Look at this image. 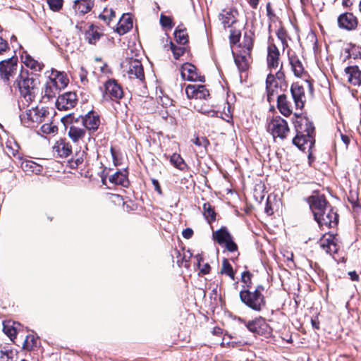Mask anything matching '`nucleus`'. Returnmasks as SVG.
Returning <instances> with one entry per match:
<instances>
[{"mask_svg": "<svg viewBox=\"0 0 361 361\" xmlns=\"http://www.w3.org/2000/svg\"><path fill=\"white\" fill-rule=\"evenodd\" d=\"M39 84L38 79L27 71H23L21 66L20 73L14 80L13 86L18 88L20 94L27 102H32L38 94Z\"/></svg>", "mask_w": 361, "mask_h": 361, "instance_id": "f257e3e1", "label": "nucleus"}, {"mask_svg": "<svg viewBox=\"0 0 361 361\" xmlns=\"http://www.w3.org/2000/svg\"><path fill=\"white\" fill-rule=\"evenodd\" d=\"M61 120L66 126L73 122L81 123L87 130L92 132L96 131L100 125L99 116L93 111H89L85 116L78 117H75L73 114H69L63 116Z\"/></svg>", "mask_w": 361, "mask_h": 361, "instance_id": "f03ea898", "label": "nucleus"}, {"mask_svg": "<svg viewBox=\"0 0 361 361\" xmlns=\"http://www.w3.org/2000/svg\"><path fill=\"white\" fill-rule=\"evenodd\" d=\"M264 288L262 285L257 286L254 291L243 290L240 292L242 302L255 311H260L265 305L264 297L262 295Z\"/></svg>", "mask_w": 361, "mask_h": 361, "instance_id": "7ed1b4c3", "label": "nucleus"}, {"mask_svg": "<svg viewBox=\"0 0 361 361\" xmlns=\"http://www.w3.org/2000/svg\"><path fill=\"white\" fill-rule=\"evenodd\" d=\"M20 69L17 58L11 57L3 60L0 61V78L8 85H11V82L16 80L20 74Z\"/></svg>", "mask_w": 361, "mask_h": 361, "instance_id": "20e7f679", "label": "nucleus"}, {"mask_svg": "<svg viewBox=\"0 0 361 361\" xmlns=\"http://www.w3.org/2000/svg\"><path fill=\"white\" fill-rule=\"evenodd\" d=\"M123 72L127 74L130 78H136L140 81L145 79L143 67L139 60L127 59L121 63Z\"/></svg>", "mask_w": 361, "mask_h": 361, "instance_id": "39448f33", "label": "nucleus"}, {"mask_svg": "<svg viewBox=\"0 0 361 361\" xmlns=\"http://www.w3.org/2000/svg\"><path fill=\"white\" fill-rule=\"evenodd\" d=\"M268 131L275 137L283 139L289 131L286 121L280 116L272 118L267 126Z\"/></svg>", "mask_w": 361, "mask_h": 361, "instance_id": "423d86ee", "label": "nucleus"}, {"mask_svg": "<svg viewBox=\"0 0 361 361\" xmlns=\"http://www.w3.org/2000/svg\"><path fill=\"white\" fill-rule=\"evenodd\" d=\"M280 69L276 71L275 76L272 74V72L269 73L266 80V88L267 92V98L270 102L273 99L275 94H278L277 88L279 83L281 84L284 82L285 75Z\"/></svg>", "mask_w": 361, "mask_h": 361, "instance_id": "0eeeda50", "label": "nucleus"}, {"mask_svg": "<svg viewBox=\"0 0 361 361\" xmlns=\"http://www.w3.org/2000/svg\"><path fill=\"white\" fill-rule=\"evenodd\" d=\"M123 96V89L116 80L110 79L105 82L103 94L104 99L117 101L121 99Z\"/></svg>", "mask_w": 361, "mask_h": 361, "instance_id": "6e6552de", "label": "nucleus"}, {"mask_svg": "<svg viewBox=\"0 0 361 361\" xmlns=\"http://www.w3.org/2000/svg\"><path fill=\"white\" fill-rule=\"evenodd\" d=\"M77 103V95L75 92H68L59 95L56 102V108L61 110H68L73 108Z\"/></svg>", "mask_w": 361, "mask_h": 361, "instance_id": "1a4fd4ad", "label": "nucleus"}, {"mask_svg": "<svg viewBox=\"0 0 361 361\" xmlns=\"http://www.w3.org/2000/svg\"><path fill=\"white\" fill-rule=\"evenodd\" d=\"M319 246L329 255L336 253L339 249L337 238L332 234H326L319 241Z\"/></svg>", "mask_w": 361, "mask_h": 361, "instance_id": "9d476101", "label": "nucleus"}, {"mask_svg": "<svg viewBox=\"0 0 361 361\" xmlns=\"http://www.w3.org/2000/svg\"><path fill=\"white\" fill-rule=\"evenodd\" d=\"M338 214L334 212L331 209L322 212L319 216H315L314 219L320 226H326L327 227H334L337 225L338 221Z\"/></svg>", "mask_w": 361, "mask_h": 361, "instance_id": "9b49d317", "label": "nucleus"}, {"mask_svg": "<svg viewBox=\"0 0 361 361\" xmlns=\"http://www.w3.org/2000/svg\"><path fill=\"white\" fill-rule=\"evenodd\" d=\"M309 204L314 216H319L322 212L327 210V202L324 195H312L309 197Z\"/></svg>", "mask_w": 361, "mask_h": 361, "instance_id": "f8f14e48", "label": "nucleus"}, {"mask_svg": "<svg viewBox=\"0 0 361 361\" xmlns=\"http://www.w3.org/2000/svg\"><path fill=\"white\" fill-rule=\"evenodd\" d=\"M180 74L183 80L204 82V77L198 75L196 71V67L189 63L183 65Z\"/></svg>", "mask_w": 361, "mask_h": 361, "instance_id": "ddd939ff", "label": "nucleus"}, {"mask_svg": "<svg viewBox=\"0 0 361 361\" xmlns=\"http://www.w3.org/2000/svg\"><path fill=\"white\" fill-rule=\"evenodd\" d=\"M279 56V51L276 46L269 42L268 46L267 64L271 72H273L274 70L276 71L278 68L280 63Z\"/></svg>", "mask_w": 361, "mask_h": 361, "instance_id": "4468645a", "label": "nucleus"}, {"mask_svg": "<svg viewBox=\"0 0 361 361\" xmlns=\"http://www.w3.org/2000/svg\"><path fill=\"white\" fill-rule=\"evenodd\" d=\"M293 143L301 150L311 149L314 143L313 135L296 133Z\"/></svg>", "mask_w": 361, "mask_h": 361, "instance_id": "2eb2a0df", "label": "nucleus"}, {"mask_svg": "<svg viewBox=\"0 0 361 361\" xmlns=\"http://www.w3.org/2000/svg\"><path fill=\"white\" fill-rule=\"evenodd\" d=\"M247 53L246 54H234L235 63L240 71H245L248 68L249 52L252 48V42L250 39H247L245 44Z\"/></svg>", "mask_w": 361, "mask_h": 361, "instance_id": "dca6fc26", "label": "nucleus"}, {"mask_svg": "<svg viewBox=\"0 0 361 361\" xmlns=\"http://www.w3.org/2000/svg\"><path fill=\"white\" fill-rule=\"evenodd\" d=\"M290 92L295 108L302 109L304 106L305 97L303 87L298 83H294L291 85Z\"/></svg>", "mask_w": 361, "mask_h": 361, "instance_id": "f3484780", "label": "nucleus"}, {"mask_svg": "<svg viewBox=\"0 0 361 361\" xmlns=\"http://www.w3.org/2000/svg\"><path fill=\"white\" fill-rule=\"evenodd\" d=\"M94 0H75L73 9L76 16H82L89 13L93 8Z\"/></svg>", "mask_w": 361, "mask_h": 361, "instance_id": "a211bd4d", "label": "nucleus"}, {"mask_svg": "<svg viewBox=\"0 0 361 361\" xmlns=\"http://www.w3.org/2000/svg\"><path fill=\"white\" fill-rule=\"evenodd\" d=\"M21 329L22 326L18 322L11 320L3 322V331L14 343L16 342L15 339L17 338L16 336L19 334Z\"/></svg>", "mask_w": 361, "mask_h": 361, "instance_id": "6ab92c4d", "label": "nucleus"}, {"mask_svg": "<svg viewBox=\"0 0 361 361\" xmlns=\"http://www.w3.org/2000/svg\"><path fill=\"white\" fill-rule=\"evenodd\" d=\"M338 23L340 27L351 30L357 27V21L356 17L353 13H345L338 17Z\"/></svg>", "mask_w": 361, "mask_h": 361, "instance_id": "aec40b11", "label": "nucleus"}, {"mask_svg": "<svg viewBox=\"0 0 361 361\" xmlns=\"http://www.w3.org/2000/svg\"><path fill=\"white\" fill-rule=\"evenodd\" d=\"M237 11L231 8L224 9L219 15V20L224 28L231 27L237 20Z\"/></svg>", "mask_w": 361, "mask_h": 361, "instance_id": "412c9836", "label": "nucleus"}, {"mask_svg": "<svg viewBox=\"0 0 361 361\" xmlns=\"http://www.w3.org/2000/svg\"><path fill=\"white\" fill-rule=\"evenodd\" d=\"M296 133L313 135L314 127L307 117H300L295 123Z\"/></svg>", "mask_w": 361, "mask_h": 361, "instance_id": "4be33fe9", "label": "nucleus"}, {"mask_svg": "<svg viewBox=\"0 0 361 361\" xmlns=\"http://www.w3.org/2000/svg\"><path fill=\"white\" fill-rule=\"evenodd\" d=\"M345 75L348 81L353 85H361V70L357 66H352L345 68Z\"/></svg>", "mask_w": 361, "mask_h": 361, "instance_id": "5701e85b", "label": "nucleus"}, {"mask_svg": "<svg viewBox=\"0 0 361 361\" xmlns=\"http://www.w3.org/2000/svg\"><path fill=\"white\" fill-rule=\"evenodd\" d=\"M277 107L284 116H289L293 111L292 104L288 100L286 94H280L277 97Z\"/></svg>", "mask_w": 361, "mask_h": 361, "instance_id": "b1692460", "label": "nucleus"}, {"mask_svg": "<svg viewBox=\"0 0 361 361\" xmlns=\"http://www.w3.org/2000/svg\"><path fill=\"white\" fill-rule=\"evenodd\" d=\"M133 27V20L128 14H123L117 23L116 32L124 35Z\"/></svg>", "mask_w": 361, "mask_h": 361, "instance_id": "393cba45", "label": "nucleus"}, {"mask_svg": "<svg viewBox=\"0 0 361 361\" xmlns=\"http://www.w3.org/2000/svg\"><path fill=\"white\" fill-rule=\"evenodd\" d=\"M48 78H50L53 82H56L57 87H59L60 90L65 88L68 83V79L63 72H60L54 69L51 70Z\"/></svg>", "mask_w": 361, "mask_h": 361, "instance_id": "a878e982", "label": "nucleus"}, {"mask_svg": "<svg viewBox=\"0 0 361 361\" xmlns=\"http://www.w3.org/2000/svg\"><path fill=\"white\" fill-rule=\"evenodd\" d=\"M54 150L61 157H68L72 152L71 145L64 140H59L54 146Z\"/></svg>", "mask_w": 361, "mask_h": 361, "instance_id": "bb28decb", "label": "nucleus"}, {"mask_svg": "<svg viewBox=\"0 0 361 361\" xmlns=\"http://www.w3.org/2000/svg\"><path fill=\"white\" fill-rule=\"evenodd\" d=\"M247 327L251 332L262 334L267 328V324L263 319L259 318L250 321L247 324Z\"/></svg>", "mask_w": 361, "mask_h": 361, "instance_id": "cd10ccee", "label": "nucleus"}, {"mask_svg": "<svg viewBox=\"0 0 361 361\" xmlns=\"http://www.w3.org/2000/svg\"><path fill=\"white\" fill-rule=\"evenodd\" d=\"M109 180L111 183L116 185H121L127 187L128 185V180L127 178L126 171H116L113 175L110 176Z\"/></svg>", "mask_w": 361, "mask_h": 361, "instance_id": "c85d7f7f", "label": "nucleus"}, {"mask_svg": "<svg viewBox=\"0 0 361 361\" xmlns=\"http://www.w3.org/2000/svg\"><path fill=\"white\" fill-rule=\"evenodd\" d=\"M60 89L57 87L56 82L48 79L44 87V97L48 99L54 98L59 92Z\"/></svg>", "mask_w": 361, "mask_h": 361, "instance_id": "c756f323", "label": "nucleus"}, {"mask_svg": "<svg viewBox=\"0 0 361 361\" xmlns=\"http://www.w3.org/2000/svg\"><path fill=\"white\" fill-rule=\"evenodd\" d=\"M74 123L71 124L68 134L73 142H78L85 137L86 132L84 129L74 126Z\"/></svg>", "mask_w": 361, "mask_h": 361, "instance_id": "7c9ffc66", "label": "nucleus"}, {"mask_svg": "<svg viewBox=\"0 0 361 361\" xmlns=\"http://www.w3.org/2000/svg\"><path fill=\"white\" fill-rule=\"evenodd\" d=\"M23 170L27 173L39 174L42 171V166L36 162L30 160H26L22 163Z\"/></svg>", "mask_w": 361, "mask_h": 361, "instance_id": "2f4dec72", "label": "nucleus"}, {"mask_svg": "<svg viewBox=\"0 0 361 361\" xmlns=\"http://www.w3.org/2000/svg\"><path fill=\"white\" fill-rule=\"evenodd\" d=\"M231 237L226 228H221L213 233V238L219 245H224Z\"/></svg>", "mask_w": 361, "mask_h": 361, "instance_id": "473e14b6", "label": "nucleus"}, {"mask_svg": "<svg viewBox=\"0 0 361 361\" xmlns=\"http://www.w3.org/2000/svg\"><path fill=\"white\" fill-rule=\"evenodd\" d=\"M289 61L294 75L297 77L302 76V75L304 73V67L302 66V62L295 56H290Z\"/></svg>", "mask_w": 361, "mask_h": 361, "instance_id": "72a5a7b5", "label": "nucleus"}, {"mask_svg": "<svg viewBox=\"0 0 361 361\" xmlns=\"http://www.w3.org/2000/svg\"><path fill=\"white\" fill-rule=\"evenodd\" d=\"M22 61L24 64L35 71H39L42 68V66L37 61L34 59L31 56L27 54L22 55Z\"/></svg>", "mask_w": 361, "mask_h": 361, "instance_id": "f704fd0d", "label": "nucleus"}, {"mask_svg": "<svg viewBox=\"0 0 361 361\" xmlns=\"http://www.w3.org/2000/svg\"><path fill=\"white\" fill-rule=\"evenodd\" d=\"M101 35V33L94 30V26L92 25L85 33V39L90 44H94L100 39Z\"/></svg>", "mask_w": 361, "mask_h": 361, "instance_id": "c9c22d12", "label": "nucleus"}, {"mask_svg": "<svg viewBox=\"0 0 361 361\" xmlns=\"http://www.w3.org/2000/svg\"><path fill=\"white\" fill-rule=\"evenodd\" d=\"M99 18L106 23L107 25L110 26L111 22L115 18V11L112 8H105L99 16Z\"/></svg>", "mask_w": 361, "mask_h": 361, "instance_id": "e433bc0d", "label": "nucleus"}, {"mask_svg": "<svg viewBox=\"0 0 361 361\" xmlns=\"http://www.w3.org/2000/svg\"><path fill=\"white\" fill-rule=\"evenodd\" d=\"M35 113L34 111L28 110L25 114L20 115V121L24 126L27 128H32L34 124V118L32 116V114Z\"/></svg>", "mask_w": 361, "mask_h": 361, "instance_id": "4c0bfd02", "label": "nucleus"}, {"mask_svg": "<svg viewBox=\"0 0 361 361\" xmlns=\"http://www.w3.org/2000/svg\"><path fill=\"white\" fill-rule=\"evenodd\" d=\"M170 161L176 168L180 170L183 171L187 167L183 159L178 154L174 153L171 157Z\"/></svg>", "mask_w": 361, "mask_h": 361, "instance_id": "58836bf2", "label": "nucleus"}, {"mask_svg": "<svg viewBox=\"0 0 361 361\" xmlns=\"http://www.w3.org/2000/svg\"><path fill=\"white\" fill-rule=\"evenodd\" d=\"M221 274H226L231 279H234L235 273L233 269L227 259H224L222 262V268L221 270Z\"/></svg>", "mask_w": 361, "mask_h": 361, "instance_id": "ea45409f", "label": "nucleus"}, {"mask_svg": "<svg viewBox=\"0 0 361 361\" xmlns=\"http://www.w3.org/2000/svg\"><path fill=\"white\" fill-rule=\"evenodd\" d=\"M204 215L208 221L215 220V212L211 204L208 202L203 204Z\"/></svg>", "mask_w": 361, "mask_h": 361, "instance_id": "a19ab883", "label": "nucleus"}, {"mask_svg": "<svg viewBox=\"0 0 361 361\" xmlns=\"http://www.w3.org/2000/svg\"><path fill=\"white\" fill-rule=\"evenodd\" d=\"M23 348L26 350H32L36 345V341L33 336H26L22 338Z\"/></svg>", "mask_w": 361, "mask_h": 361, "instance_id": "79ce46f5", "label": "nucleus"}, {"mask_svg": "<svg viewBox=\"0 0 361 361\" xmlns=\"http://www.w3.org/2000/svg\"><path fill=\"white\" fill-rule=\"evenodd\" d=\"M174 35L178 44L184 45L188 42V35L184 30H176Z\"/></svg>", "mask_w": 361, "mask_h": 361, "instance_id": "37998d69", "label": "nucleus"}, {"mask_svg": "<svg viewBox=\"0 0 361 361\" xmlns=\"http://www.w3.org/2000/svg\"><path fill=\"white\" fill-rule=\"evenodd\" d=\"M198 85H188L185 88V93L187 97L190 99H197Z\"/></svg>", "mask_w": 361, "mask_h": 361, "instance_id": "c03bdc74", "label": "nucleus"}, {"mask_svg": "<svg viewBox=\"0 0 361 361\" xmlns=\"http://www.w3.org/2000/svg\"><path fill=\"white\" fill-rule=\"evenodd\" d=\"M209 96L208 90L204 85H198L197 99H205Z\"/></svg>", "mask_w": 361, "mask_h": 361, "instance_id": "a18cd8bd", "label": "nucleus"}, {"mask_svg": "<svg viewBox=\"0 0 361 361\" xmlns=\"http://www.w3.org/2000/svg\"><path fill=\"white\" fill-rule=\"evenodd\" d=\"M171 49L173 52V56L176 59H178L185 51V48L181 47H176L173 42H171Z\"/></svg>", "mask_w": 361, "mask_h": 361, "instance_id": "49530a36", "label": "nucleus"}, {"mask_svg": "<svg viewBox=\"0 0 361 361\" xmlns=\"http://www.w3.org/2000/svg\"><path fill=\"white\" fill-rule=\"evenodd\" d=\"M49 8L54 11H58L63 6V0H47Z\"/></svg>", "mask_w": 361, "mask_h": 361, "instance_id": "de8ad7c7", "label": "nucleus"}, {"mask_svg": "<svg viewBox=\"0 0 361 361\" xmlns=\"http://www.w3.org/2000/svg\"><path fill=\"white\" fill-rule=\"evenodd\" d=\"M160 23L164 27L169 29L173 27L171 18L169 16H164V14H161L160 16Z\"/></svg>", "mask_w": 361, "mask_h": 361, "instance_id": "09e8293b", "label": "nucleus"}, {"mask_svg": "<svg viewBox=\"0 0 361 361\" xmlns=\"http://www.w3.org/2000/svg\"><path fill=\"white\" fill-rule=\"evenodd\" d=\"M0 354H1V360H5L6 359L5 361H9L10 360H12L14 355H15V353L11 350H7V349H5V350H1L0 351Z\"/></svg>", "mask_w": 361, "mask_h": 361, "instance_id": "8fccbe9b", "label": "nucleus"}, {"mask_svg": "<svg viewBox=\"0 0 361 361\" xmlns=\"http://www.w3.org/2000/svg\"><path fill=\"white\" fill-rule=\"evenodd\" d=\"M192 142L198 146V147H204V148H206L209 142V140L205 138V137H195V139L192 140Z\"/></svg>", "mask_w": 361, "mask_h": 361, "instance_id": "3c124183", "label": "nucleus"}, {"mask_svg": "<svg viewBox=\"0 0 361 361\" xmlns=\"http://www.w3.org/2000/svg\"><path fill=\"white\" fill-rule=\"evenodd\" d=\"M195 257H196L197 261V266L200 269V272L202 274H208L209 272V270H210L209 264L206 263L205 264H204V266L202 268H200V262H201V260H202V257L200 255H196Z\"/></svg>", "mask_w": 361, "mask_h": 361, "instance_id": "603ef678", "label": "nucleus"}, {"mask_svg": "<svg viewBox=\"0 0 361 361\" xmlns=\"http://www.w3.org/2000/svg\"><path fill=\"white\" fill-rule=\"evenodd\" d=\"M276 35L279 39L281 42L284 49L285 47L288 46L285 30L283 29H279L276 32Z\"/></svg>", "mask_w": 361, "mask_h": 361, "instance_id": "864d4df0", "label": "nucleus"}, {"mask_svg": "<svg viewBox=\"0 0 361 361\" xmlns=\"http://www.w3.org/2000/svg\"><path fill=\"white\" fill-rule=\"evenodd\" d=\"M224 245L229 252H234L238 249L237 245L233 240L232 237H231Z\"/></svg>", "mask_w": 361, "mask_h": 361, "instance_id": "5fc2aeb1", "label": "nucleus"}, {"mask_svg": "<svg viewBox=\"0 0 361 361\" xmlns=\"http://www.w3.org/2000/svg\"><path fill=\"white\" fill-rule=\"evenodd\" d=\"M241 280L247 287H249L251 283V274L249 271L243 272L241 275Z\"/></svg>", "mask_w": 361, "mask_h": 361, "instance_id": "6e6d98bb", "label": "nucleus"}, {"mask_svg": "<svg viewBox=\"0 0 361 361\" xmlns=\"http://www.w3.org/2000/svg\"><path fill=\"white\" fill-rule=\"evenodd\" d=\"M56 127L50 124L46 123L42 126V130L44 133H52L56 130Z\"/></svg>", "mask_w": 361, "mask_h": 361, "instance_id": "4d7b16f0", "label": "nucleus"}, {"mask_svg": "<svg viewBox=\"0 0 361 361\" xmlns=\"http://www.w3.org/2000/svg\"><path fill=\"white\" fill-rule=\"evenodd\" d=\"M8 44L6 40L0 37V54H3L4 52L6 51L7 49H8Z\"/></svg>", "mask_w": 361, "mask_h": 361, "instance_id": "13d9d810", "label": "nucleus"}, {"mask_svg": "<svg viewBox=\"0 0 361 361\" xmlns=\"http://www.w3.org/2000/svg\"><path fill=\"white\" fill-rule=\"evenodd\" d=\"M192 234L193 231L190 228L184 229L182 232V235L185 239H190L192 236Z\"/></svg>", "mask_w": 361, "mask_h": 361, "instance_id": "bf43d9fd", "label": "nucleus"}, {"mask_svg": "<svg viewBox=\"0 0 361 361\" xmlns=\"http://www.w3.org/2000/svg\"><path fill=\"white\" fill-rule=\"evenodd\" d=\"M80 80L82 82H85L87 80V71L85 70V68L83 67L80 68Z\"/></svg>", "mask_w": 361, "mask_h": 361, "instance_id": "052dcab7", "label": "nucleus"}, {"mask_svg": "<svg viewBox=\"0 0 361 361\" xmlns=\"http://www.w3.org/2000/svg\"><path fill=\"white\" fill-rule=\"evenodd\" d=\"M152 184L154 185V190L159 193V194H161V187L159 185V181L156 179H152Z\"/></svg>", "mask_w": 361, "mask_h": 361, "instance_id": "680f3d73", "label": "nucleus"}, {"mask_svg": "<svg viewBox=\"0 0 361 361\" xmlns=\"http://www.w3.org/2000/svg\"><path fill=\"white\" fill-rule=\"evenodd\" d=\"M348 274H349V276H350V279H351L352 281H358V279H359V276H358L357 274L356 273V271H350V272L348 273Z\"/></svg>", "mask_w": 361, "mask_h": 361, "instance_id": "e2e57ef3", "label": "nucleus"}, {"mask_svg": "<svg viewBox=\"0 0 361 361\" xmlns=\"http://www.w3.org/2000/svg\"><path fill=\"white\" fill-rule=\"evenodd\" d=\"M259 0H247L248 4L252 8H257Z\"/></svg>", "mask_w": 361, "mask_h": 361, "instance_id": "0e129e2a", "label": "nucleus"}, {"mask_svg": "<svg viewBox=\"0 0 361 361\" xmlns=\"http://www.w3.org/2000/svg\"><path fill=\"white\" fill-rule=\"evenodd\" d=\"M305 83L307 85V87L309 89V91H310V94H313V91H314L312 83L310 80H306Z\"/></svg>", "mask_w": 361, "mask_h": 361, "instance_id": "69168bd1", "label": "nucleus"}, {"mask_svg": "<svg viewBox=\"0 0 361 361\" xmlns=\"http://www.w3.org/2000/svg\"><path fill=\"white\" fill-rule=\"evenodd\" d=\"M265 212L268 214V215H271L273 214L274 213V211H273V209L269 205V204L267 203V206L265 207Z\"/></svg>", "mask_w": 361, "mask_h": 361, "instance_id": "338daca9", "label": "nucleus"}, {"mask_svg": "<svg viewBox=\"0 0 361 361\" xmlns=\"http://www.w3.org/2000/svg\"><path fill=\"white\" fill-rule=\"evenodd\" d=\"M342 140L344 143L348 144L349 142V138L346 135H341Z\"/></svg>", "mask_w": 361, "mask_h": 361, "instance_id": "774afa93", "label": "nucleus"}]
</instances>
